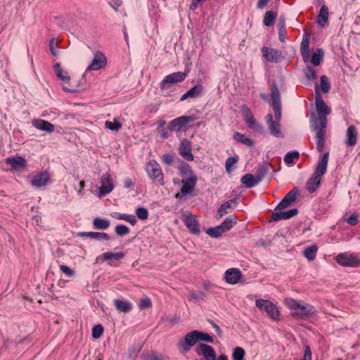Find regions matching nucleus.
<instances>
[{
  "label": "nucleus",
  "instance_id": "46",
  "mask_svg": "<svg viewBox=\"0 0 360 360\" xmlns=\"http://www.w3.org/2000/svg\"><path fill=\"white\" fill-rule=\"evenodd\" d=\"M243 112H244V121L247 124V125H249V124L252 123L253 121L255 120V118L254 117L253 114L252 113L251 110L245 105H243L242 107Z\"/></svg>",
  "mask_w": 360,
  "mask_h": 360
},
{
  "label": "nucleus",
  "instance_id": "45",
  "mask_svg": "<svg viewBox=\"0 0 360 360\" xmlns=\"http://www.w3.org/2000/svg\"><path fill=\"white\" fill-rule=\"evenodd\" d=\"M300 153L298 151H292L285 154L284 156V162L288 165L294 163L295 159H299Z\"/></svg>",
  "mask_w": 360,
  "mask_h": 360
},
{
  "label": "nucleus",
  "instance_id": "24",
  "mask_svg": "<svg viewBox=\"0 0 360 360\" xmlns=\"http://www.w3.org/2000/svg\"><path fill=\"white\" fill-rule=\"evenodd\" d=\"M32 124L37 129L49 134L53 132L55 129V127L53 124L41 119L34 120Z\"/></svg>",
  "mask_w": 360,
  "mask_h": 360
},
{
  "label": "nucleus",
  "instance_id": "60",
  "mask_svg": "<svg viewBox=\"0 0 360 360\" xmlns=\"http://www.w3.org/2000/svg\"><path fill=\"white\" fill-rule=\"evenodd\" d=\"M152 306L150 300L148 297L141 300L139 302V307L141 308H148Z\"/></svg>",
  "mask_w": 360,
  "mask_h": 360
},
{
  "label": "nucleus",
  "instance_id": "27",
  "mask_svg": "<svg viewBox=\"0 0 360 360\" xmlns=\"http://www.w3.org/2000/svg\"><path fill=\"white\" fill-rule=\"evenodd\" d=\"M6 164L11 165L15 169H20L25 167L27 165L26 160L21 157L8 158L6 159Z\"/></svg>",
  "mask_w": 360,
  "mask_h": 360
},
{
  "label": "nucleus",
  "instance_id": "38",
  "mask_svg": "<svg viewBox=\"0 0 360 360\" xmlns=\"http://www.w3.org/2000/svg\"><path fill=\"white\" fill-rule=\"evenodd\" d=\"M269 164L266 162H264L260 165L257 170L256 177L259 179L261 182L264 177L266 175L269 169Z\"/></svg>",
  "mask_w": 360,
  "mask_h": 360
},
{
  "label": "nucleus",
  "instance_id": "3",
  "mask_svg": "<svg viewBox=\"0 0 360 360\" xmlns=\"http://www.w3.org/2000/svg\"><path fill=\"white\" fill-rule=\"evenodd\" d=\"M284 303L290 311V315L299 320H306L316 314L315 308L301 300H297L292 298H287Z\"/></svg>",
  "mask_w": 360,
  "mask_h": 360
},
{
  "label": "nucleus",
  "instance_id": "52",
  "mask_svg": "<svg viewBox=\"0 0 360 360\" xmlns=\"http://www.w3.org/2000/svg\"><path fill=\"white\" fill-rule=\"evenodd\" d=\"M162 162L168 165H172L174 162V153H165L160 156Z\"/></svg>",
  "mask_w": 360,
  "mask_h": 360
},
{
  "label": "nucleus",
  "instance_id": "14",
  "mask_svg": "<svg viewBox=\"0 0 360 360\" xmlns=\"http://www.w3.org/2000/svg\"><path fill=\"white\" fill-rule=\"evenodd\" d=\"M194 120V118L192 116H181L177 118L174 119L169 123V128L171 131H179L184 127H185L189 122H191Z\"/></svg>",
  "mask_w": 360,
  "mask_h": 360
},
{
  "label": "nucleus",
  "instance_id": "35",
  "mask_svg": "<svg viewBox=\"0 0 360 360\" xmlns=\"http://www.w3.org/2000/svg\"><path fill=\"white\" fill-rule=\"evenodd\" d=\"M278 27L279 40L283 42L285 41V39L287 35L284 18H283V17L279 18L278 22Z\"/></svg>",
  "mask_w": 360,
  "mask_h": 360
},
{
  "label": "nucleus",
  "instance_id": "16",
  "mask_svg": "<svg viewBox=\"0 0 360 360\" xmlns=\"http://www.w3.org/2000/svg\"><path fill=\"white\" fill-rule=\"evenodd\" d=\"M191 141L186 139H182L179 146V155L187 161H193L194 156L191 153Z\"/></svg>",
  "mask_w": 360,
  "mask_h": 360
},
{
  "label": "nucleus",
  "instance_id": "32",
  "mask_svg": "<svg viewBox=\"0 0 360 360\" xmlns=\"http://www.w3.org/2000/svg\"><path fill=\"white\" fill-rule=\"evenodd\" d=\"M356 143V130L354 125H350L347 130V140L345 143L347 146H353Z\"/></svg>",
  "mask_w": 360,
  "mask_h": 360
},
{
  "label": "nucleus",
  "instance_id": "43",
  "mask_svg": "<svg viewBox=\"0 0 360 360\" xmlns=\"http://www.w3.org/2000/svg\"><path fill=\"white\" fill-rule=\"evenodd\" d=\"M236 224V219L233 217H229L220 224L224 229V232L229 231L234 224Z\"/></svg>",
  "mask_w": 360,
  "mask_h": 360
},
{
  "label": "nucleus",
  "instance_id": "4",
  "mask_svg": "<svg viewBox=\"0 0 360 360\" xmlns=\"http://www.w3.org/2000/svg\"><path fill=\"white\" fill-rule=\"evenodd\" d=\"M328 160V152L320 156L316 166L314 176L309 178L306 184V189L309 193H314L320 186L321 176L324 175L327 171Z\"/></svg>",
  "mask_w": 360,
  "mask_h": 360
},
{
  "label": "nucleus",
  "instance_id": "15",
  "mask_svg": "<svg viewBox=\"0 0 360 360\" xmlns=\"http://www.w3.org/2000/svg\"><path fill=\"white\" fill-rule=\"evenodd\" d=\"M107 64V59L105 55L100 51L94 53L91 64L88 66L87 70H98L105 67Z\"/></svg>",
  "mask_w": 360,
  "mask_h": 360
},
{
  "label": "nucleus",
  "instance_id": "25",
  "mask_svg": "<svg viewBox=\"0 0 360 360\" xmlns=\"http://www.w3.org/2000/svg\"><path fill=\"white\" fill-rule=\"evenodd\" d=\"M300 53L304 63L309 60V37L305 34L300 44Z\"/></svg>",
  "mask_w": 360,
  "mask_h": 360
},
{
  "label": "nucleus",
  "instance_id": "21",
  "mask_svg": "<svg viewBox=\"0 0 360 360\" xmlns=\"http://www.w3.org/2000/svg\"><path fill=\"white\" fill-rule=\"evenodd\" d=\"M242 278L241 271L238 269L231 268L226 271L224 278L229 284L238 283Z\"/></svg>",
  "mask_w": 360,
  "mask_h": 360
},
{
  "label": "nucleus",
  "instance_id": "22",
  "mask_svg": "<svg viewBox=\"0 0 360 360\" xmlns=\"http://www.w3.org/2000/svg\"><path fill=\"white\" fill-rule=\"evenodd\" d=\"M197 181V176L182 179V187L181 188V191H182V193L187 195L191 194L196 186Z\"/></svg>",
  "mask_w": 360,
  "mask_h": 360
},
{
  "label": "nucleus",
  "instance_id": "50",
  "mask_svg": "<svg viewBox=\"0 0 360 360\" xmlns=\"http://www.w3.org/2000/svg\"><path fill=\"white\" fill-rule=\"evenodd\" d=\"M304 75L308 80L311 81L316 79V72L311 66H307L304 70Z\"/></svg>",
  "mask_w": 360,
  "mask_h": 360
},
{
  "label": "nucleus",
  "instance_id": "54",
  "mask_svg": "<svg viewBox=\"0 0 360 360\" xmlns=\"http://www.w3.org/2000/svg\"><path fill=\"white\" fill-rule=\"evenodd\" d=\"M105 126L107 129L114 131H117L122 128V124L117 121H106L105 122Z\"/></svg>",
  "mask_w": 360,
  "mask_h": 360
},
{
  "label": "nucleus",
  "instance_id": "18",
  "mask_svg": "<svg viewBox=\"0 0 360 360\" xmlns=\"http://www.w3.org/2000/svg\"><path fill=\"white\" fill-rule=\"evenodd\" d=\"M50 180L49 172L44 171L34 175L31 181V185L33 187L40 188L46 186Z\"/></svg>",
  "mask_w": 360,
  "mask_h": 360
},
{
  "label": "nucleus",
  "instance_id": "40",
  "mask_svg": "<svg viewBox=\"0 0 360 360\" xmlns=\"http://www.w3.org/2000/svg\"><path fill=\"white\" fill-rule=\"evenodd\" d=\"M223 233L224 229L221 226L219 225L214 227L209 228L206 231V233L212 238H219Z\"/></svg>",
  "mask_w": 360,
  "mask_h": 360
},
{
  "label": "nucleus",
  "instance_id": "28",
  "mask_svg": "<svg viewBox=\"0 0 360 360\" xmlns=\"http://www.w3.org/2000/svg\"><path fill=\"white\" fill-rule=\"evenodd\" d=\"M114 304L119 312L128 313L133 309L132 304L127 300L115 299L114 300Z\"/></svg>",
  "mask_w": 360,
  "mask_h": 360
},
{
  "label": "nucleus",
  "instance_id": "5",
  "mask_svg": "<svg viewBox=\"0 0 360 360\" xmlns=\"http://www.w3.org/2000/svg\"><path fill=\"white\" fill-rule=\"evenodd\" d=\"M146 171L149 177L153 181L164 186V174L159 163L155 160H150L146 167Z\"/></svg>",
  "mask_w": 360,
  "mask_h": 360
},
{
  "label": "nucleus",
  "instance_id": "1",
  "mask_svg": "<svg viewBox=\"0 0 360 360\" xmlns=\"http://www.w3.org/2000/svg\"><path fill=\"white\" fill-rule=\"evenodd\" d=\"M316 107L318 117L314 112L311 114V127L316 134V149L322 152L326 143V133L327 127V115L330 113V109L328 107L321 96L316 92Z\"/></svg>",
  "mask_w": 360,
  "mask_h": 360
},
{
  "label": "nucleus",
  "instance_id": "63",
  "mask_svg": "<svg viewBox=\"0 0 360 360\" xmlns=\"http://www.w3.org/2000/svg\"><path fill=\"white\" fill-rule=\"evenodd\" d=\"M358 221V217L354 214H352L347 220V222L351 226H355Z\"/></svg>",
  "mask_w": 360,
  "mask_h": 360
},
{
  "label": "nucleus",
  "instance_id": "58",
  "mask_svg": "<svg viewBox=\"0 0 360 360\" xmlns=\"http://www.w3.org/2000/svg\"><path fill=\"white\" fill-rule=\"evenodd\" d=\"M238 160V156L228 158L225 162V168L227 172L231 171V167L233 164L236 163Z\"/></svg>",
  "mask_w": 360,
  "mask_h": 360
},
{
  "label": "nucleus",
  "instance_id": "10",
  "mask_svg": "<svg viewBox=\"0 0 360 360\" xmlns=\"http://www.w3.org/2000/svg\"><path fill=\"white\" fill-rule=\"evenodd\" d=\"M262 53L268 62L277 63L284 58L281 51L276 49L264 46L262 49Z\"/></svg>",
  "mask_w": 360,
  "mask_h": 360
},
{
  "label": "nucleus",
  "instance_id": "19",
  "mask_svg": "<svg viewBox=\"0 0 360 360\" xmlns=\"http://www.w3.org/2000/svg\"><path fill=\"white\" fill-rule=\"evenodd\" d=\"M184 222L191 233L199 235L200 233L198 221L195 215L185 216Z\"/></svg>",
  "mask_w": 360,
  "mask_h": 360
},
{
  "label": "nucleus",
  "instance_id": "7",
  "mask_svg": "<svg viewBox=\"0 0 360 360\" xmlns=\"http://www.w3.org/2000/svg\"><path fill=\"white\" fill-rule=\"evenodd\" d=\"M255 305L261 311H264L271 319L274 320H278L279 319V311L276 306L271 301L259 299L256 300Z\"/></svg>",
  "mask_w": 360,
  "mask_h": 360
},
{
  "label": "nucleus",
  "instance_id": "23",
  "mask_svg": "<svg viewBox=\"0 0 360 360\" xmlns=\"http://www.w3.org/2000/svg\"><path fill=\"white\" fill-rule=\"evenodd\" d=\"M180 164L178 166L177 169L179 171V175L184 179L197 176L194 172L193 171L191 167L186 162L179 160Z\"/></svg>",
  "mask_w": 360,
  "mask_h": 360
},
{
  "label": "nucleus",
  "instance_id": "42",
  "mask_svg": "<svg viewBox=\"0 0 360 360\" xmlns=\"http://www.w3.org/2000/svg\"><path fill=\"white\" fill-rule=\"evenodd\" d=\"M324 55L323 50L322 49H318L316 53H314L311 58V63L314 66L320 65L321 59Z\"/></svg>",
  "mask_w": 360,
  "mask_h": 360
},
{
  "label": "nucleus",
  "instance_id": "56",
  "mask_svg": "<svg viewBox=\"0 0 360 360\" xmlns=\"http://www.w3.org/2000/svg\"><path fill=\"white\" fill-rule=\"evenodd\" d=\"M136 215L141 220H146L148 217V211L146 208L139 207L136 210Z\"/></svg>",
  "mask_w": 360,
  "mask_h": 360
},
{
  "label": "nucleus",
  "instance_id": "20",
  "mask_svg": "<svg viewBox=\"0 0 360 360\" xmlns=\"http://www.w3.org/2000/svg\"><path fill=\"white\" fill-rule=\"evenodd\" d=\"M238 204L237 199L233 198L231 200H229L224 203H223L219 208L218 209L217 214H216V218L220 219L224 215L228 214L229 212L232 211L234 207H236Z\"/></svg>",
  "mask_w": 360,
  "mask_h": 360
},
{
  "label": "nucleus",
  "instance_id": "34",
  "mask_svg": "<svg viewBox=\"0 0 360 360\" xmlns=\"http://www.w3.org/2000/svg\"><path fill=\"white\" fill-rule=\"evenodd\" d=\"M233 139L237 142L248 146H252L254 145V141L251 139L246 137L245 135L238 131L233 134Z\"/></svg>",
  "mask_w": 360,
  "mask_h": 360
},
{
  "label": "nucleus",
  "instance_id": "61",
  "mask_svg": "<svg viewBox=\"0 0 360 360\" xmlns=\"http://www.w3.org/2000/svg\"><path fill=\"white\" fill-rule=\"evenodd\" d=\"M147 358L148 360H165L162 355H160L155 352H152L148 354Z\"/></svg>",
  "mask_w": 360,
  "mask_h": 360
},
{
  "label": "nucleus",
  "instance_id": "51",
  "mask_svg": "<svg viewBox=\"0 0 360 360\" xmlns=\"http://www.w3.org/2000/svg\"><path fill=\"white\" fill-rule=\"evenodd\" d=\"M250 129L253 130L255 132H257L259 134H263L264 133V127L258 122L256 120L253 121L252 123L249 124L248 125Z\"/></svg>",
  "mask_w": 360,
  "mask_h": 360
},
{
  "label": "nucleus",
  "instance_id": "47",
  "mask_svg": "<svg viewBox=\"0 0 360 360\" xmlns=\"http://www.w3.org/2000/svg\"><path fill=\"white\" fill-rule=\"evenodd\" d=\"M321 88L323 93H328L331 87L330 83L326 75H322L320 77Z\"/></svg>",
  "mask_w": 360,
  "mask_h": 360
},
{
  "label": "nucleus",
  "instance_id": "57",
  "mask_svg": "<svg viewBox=\"0 0 360 360\" xmlns=\"http://www.w3.org/2000/svg\"><path fill=\"white\" fill-rule=\"evenodd\" d=\"M115 231L117 235L123 236L124 235H127L129 233V229L128 226L124 224H119L117 225L115 229Z\"/></svg>",
  "mask_w": 360,
  "mask_h": 360
},
{
  "label": "nucleus",
  "instance_id": "13",
  "mask_svg": "<svg viewBox=\"0 0 360 360\" xmlns=\"http://www.w3.org/2000/svg\"><path fill=\"white\" fill-rule=\"evenodd\" d=\"M198 356H202L206 360H216L217 355L214 348L205 343H200L195 349Z\"/></svg>",
  "mask_w": 360,
  "mask_h": 360
},
{
  "label": "nucleus",
  "instance_id": "6",
  "mask_svg": "<svg viewBox=\"0 0 360 360\" xmlns=\"http://www.w3.org/2000/svg\"><path fill=\"white\" fill-rule=\"evenodd\" d=\"M335 261L340 266L346 267H356L360 264V258L354 253H340L335 257Z\"/></svg>",
  "mask_w": 360,
  "mask_h": 360
},
{
  "label": "nucleus",
  "instance_id": "39",
  "mask_svg": "<svg viewBox=\"0 0 360 360\" xmlns=\"http://www.w3.org/2000/svg\"><path fill=\"white\" fill-rule=\"evenodd\" d=\"M276 16H277L276 13H275L274 11H269L266 12V13L264 15V20H263L264 25L266 27L271 26L274 24Z\"/></svg>",
  "mask_w": 360,
  "mask_h": 360
},
{
  "label": "nucleus",
  "instance_id": "55",
  "mask_svg": "<svg viewBox=\"0 0 360 360\" xmlns=\"http://www.w3.org/2000/svg\"><path fill=\"white\" fill-rule=\"evenodd\" d=\"M205 297V293L202 291L198 292H191L188 295V300L200 302L201 300H203Z\"/></svg>",
  "mask_w": 360,
  "mask_h": 360
},
{
  "label": "nucleus",
  "instance_id": "8",
  "mask_svg": "<svg viewBox=\"0 0 360 360\" xmlns=\"http://www.w3.org/2000/svg\"><path fill=\"white\" fill-rule=\"evenodd\" d=\"M198 342L197 330L188 333L178 343V348L182 353H186Z\"/></svg>",
  "mask_w": 360,
  "mask_h": 360
},
{
  "label": "nucleus",
  "instance_id": "44",
  "mask_svg": "<svg viewBox=\"0 0 360 360\" xmlns=\"http://www.w3.org/2000/svg\"><path fill=\"white\" fill-rule=\"evenodd\" d=\"M124 257V254L122 252H105L103 254V260H110L112 259L120 260Z\"/></svg>",
  "mask_w": 360,
  "mask_h": 360
},
{
  "label": "nucleus",
  "instance_id": "48",
  "mask_svg": "<svg viewBox=\"0 0 360 360\" xmlns=\"http://www.w3.org/2000/svg\"><path fill=\"white\" fill-rule=\"evenodd\" d=\"M197 335L198 342L202 341L205 342L212 343L214 342L213 338L208 333L200 330H197Z\"/></svg>",
  "mask_w": 360,
  "mask_h": 360
},
{
  "label": "nucleus",
  "instance_id": "26",
  "mask_svg": "<svg viewBox=\"0 0 360 360\" xmlns=\"http://www.w3.org/2000/svg\"><path fill=\"white\" fill-rule=\"evenodd\" d=\"M203 91V87L201 84H196L194 86H193L191 89H190L188 91H187L185 94H184L180 101H184L188 98H195L198 96H200Z\"/></svg>",
  "mask_w": 360,
  "mask_h": 360
},
{
  "label": "nucleus",
  "instance_id": "62",
  "mask_svg": "<svg viewBox=\"0 0 360 360\" xmlns=\"http://www.w3.org/2000/svg\"><path fill=\"white\" fill-rule=\"evenodd\" d=\"M303 360H311V352L309 345L304 347V354Z\"/></svg>",
  "mask_w": 360,
  "mask_h": 360
},
{
  "label": "nucleus",
  "instance_id": "17",
  "mask_svg": "<svg viewBox=\"0 0 360 360\" xmlns=\"http://www.w3.org/2000/svg\"><path fill=\"white\" fill-rule=\"evenodd\" d=\"M298 214V210L293 208L288 211L276 210L271 215V221H278L282 219H288Z\"/></svg>",
  "mask_w": 360,
  "mask_h": 360
},
{
  "label": "nucleus",
  "instance_id": "31",
  "mask_svg": "<svg viewBox=\"0 0 360 360\" xmlns=\"http://www.w3.org/2000/svg\"><path fill=\"white\" fill-rule=\"evenodd\" d=\"M79 235L82 237H88L97 240H108L110 236L106 233L100 232H81Z\"/></svg>",
  "mask_w": 360,
  "mask_h": 360
},
{
  "label": "nucleus",
  "instance_id": "37",
  "mask_svg": "<svg viewBox=\"0 0 360 360\" xmlns=\"http://www.w3.org/2000/svg\"><path fill=\"white\" fill-rule=\"evenodd\" d=\"M53 69L58 78L60 79L64 82H68L70 80V77L67 75L66 72H64L59 63H57L54 65Z\"/></svg>",
  "mask_w": 360,
  "mask_h": 360
},
{
  "label": "nucleus",
  "instance_id": "9",
  "mask_svg": "<svg viewBox=\"0 0 360 360\" xmlns=\"http://www.w3.org/2000/svg\"><path fill=\"white\" fill-rule=\"evenodd\" d=\"M186 72H176L165 76L160 82V89H166L172 84L183 82L186 79Z\"/></svg>",
  "mask_w": 360,
  "mask_h": 360
},
{
  "label": "nucleus",
  "instance_id": "30",
  "mask_svg": "<svg viewBox=\"0 0 360 360\" xmlns=\"http://www.w3.org/2000/svg\"><path fill=\"white\" fill-rule=\"evenodd\" d=\"M242 184L245 185L247 188H250L257 185L259 181V179H257L251 174H245L240 179Z\"/></svg>",
  "mask_w": 360,
  "mask_h": 360
},
{
  "label": "nucleus",
  "instance_id": "59",
  "mask_svg": "<svg viewBox=\"0 0 360 360\" xmlns=\"http://www.w3.org/2000/svg\"><path fill=\"white\" fill-rule=\"evenodd\" d=\"M60 270L68 277H72L74 275V271L66 265H60Z\"/></svg>",
  "mask_w": 360,
  "mask_h": 360
},
{
  "label": "nucleus",
  "instance_id": "36",
  "mask_svg": "<svg viewBox=\"0 0 360 360\" xmlns=\"http://www.w3.org/2000/svg\"><path fill=\"white\" fill-rule=\"evenodd\" d=\"M318 248L316 245L307 247L304 250V256L309 261H313L316 256Z\"/></svg>",
  "mask_w": 360,
  "mask_h": 360
},
{
  "label": "nucleus",
  "instance_id": "11",
  "mask_svg": "<svg viewBox=\"0 0 360 360\" xmlns=\"http://www.w3.org/2000/svg\"><path fill=\"white\" fill-rule=\"evenodd\" d=\"M101 186L99 187V197L109 194L114 188V185L108 173L103 174L100 180Z\"/></svg>",
  "mask_w": 360,
  "mask_h": 360
},
{
  "label": "nucleus",
  "instance_id": "2",
  "mask_svg": "<svg viewBox=\"0 0 360 360\" xmlns=\"http://www.w3.org/2000/svg\"><path fill=\"white\" fill-rule=\"evenodd\" d=\"M271 98L272 100V107L274 111L275 120L271 114L266 116V123L269 127L270 134L275 137L282 138L283 134L281 129V94L277 86L274 84L271 86Z\"/></svg>",
  "mask_w": 360,
  "mask_h": 360
},
{
  "label": "nucleus",
  "instance_id": "33",
  "mask_svg": "<svg viewBox=\"0 0 360 360\" xmlns=\"http://www.w3.org/2000/svg\"><path fill=\"white\" fill-rule=\"evenodd\" d=\"M93 224L96 229L105 230L110 226V221L108 219L96 217L94 219Z\"/></svg>",
  "mask_w": 360,
  "mask_h": 360
},
{
  "label": "nucleus",
  "instance_id": "49",
  "mask_svg": "<svg viewBox=\"0 0 360 360\" xmlns=\"http://www.w3.org/2000/svg\"><path fill=\"white\" fill-rule=\"evenodd\" d=\"M245 354L243 348L237 347L233 350L232 358L233 360H244Z\"/></svg>",
  "mask_w": 360,
  "mask_h": 360
},
{
  "label": "nucleus",
  "instance_id": "12",
  "mask_svg": "<svg viewBox=\"0 0 360 360\" xmlns=\"http://www.w3.org/2000/svg\"><path fill=\"white\" fill-rule=\"evenodd\" d=\"M300 194L299 188L297 187H294L289 193H288L284 198L281 200V201L278 203V205L276 207V210H281L283 209H285L292 203H293Z\"/></svg>",
  "mask_w": 360,
  "mask_h": 360
},
{
  "label": "nucleus",
  "instance_id": "41",
  "mask_svg": "<svg viewBox=\"0 0 360 360\" xmlns=\"http://www.w3.org/2000/svg\"><path fill=\"white\" fill-rule=\"evenodd\" d=\"M115 217L117 219L120 220H124L129 223H130L131 225H135L136 223V216L133 214H121V213H115Z\"/></svg>",
  "mask_w": 360,
  "mask_h": 360
},
{
  "label": "nucleus",
  "instance_id": "29",
  "mask_svg": "<svg viewBox=\"0 0 360 360\" xmlns=\"http://www.w3.org/2000/svg\"><path fill=\"white\" fill-rule=\"evenodd\" d=\"M328 21V8L327 6L323 4L319 11V13L316 17V22L321 27L325 26V25Z\"/></svg>",
  "mask_w": 360,
  "mask_h": 360
},
{
  "label": "nucleus",
  "instance_id": "64",
  "mask_svg": "<svg viewBox=\"0 0 360 360\" xmlns=\"http://www.w3.org/2000/svg\"><path fill=\"white\" fill-rule=\"evenodd\" d=\"M135 181L130 178H127L124 181V186L125 188H131L134 186Z\"/></svg>",
  "mask_w": 360,
  "mask_h": 360
},
{
  "label": "nucleus",
  "instance_id": "53",
  "mask_svg": "<svg viewBox=\"0 0 360 360\" xmlns=\"http://www.w3.org/2000/svg\"><path fill=\"white\" fill-rule=\"evenodd\" d=\"M104 331V328L101 324L96 325L92 328V337L94 339H98L101 337Z\"/></svg>",
  "mask_w": 360,
  "mask_h": 360
}]
</instances>
